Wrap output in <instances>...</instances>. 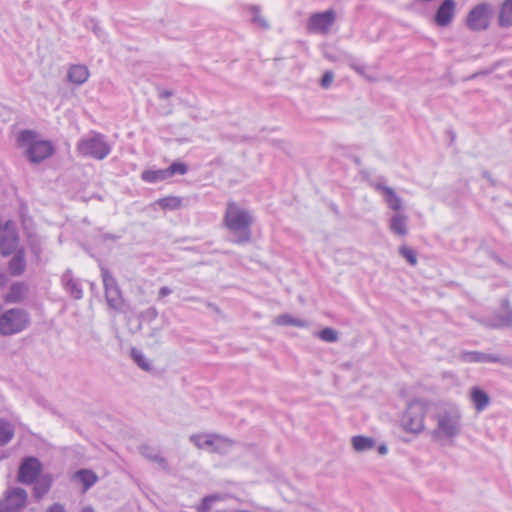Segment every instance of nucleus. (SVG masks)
<instances>
[{
  "mask_svg": "<svg viewBox=\"0 0 512 512\" xmlns=\"http://www.w3.org/2000/svg\"><path fill=\"white\" fill-rule=\"evenodd\" d=\"M430 439L437 444H452L462 431V414L452 404L434 403L431 406Z\"/></svg>",
  "mask_w": 512,
  "mask_h": 512,
  "instance_id": "1",
  "label": "nucleus"
},
{
  "mask_svg": "<svg viewBox=\"0 0 512 512\" xmlns=\"http://www.w3.org/2000/svg\"><path fill=\"white\" fill-rule=\"evenodd\" d=\"M254 222L253 214L244 206L229 201L224 213V226L234 236V242L245 244L251 241V226Z\"/></svg>",
  "mask_w": 512,
  "mask_h": 512,
  "instance_id": "2",
  "label": "nucleus"
},
{
  "mask_svg": "<svg viewBox=\"0 0 512 512\" xmlns=\"http://www.w3.org/2000/svg\"><path fill=\"white\" fill-rule=\"evenodd\" d=\"M16 146L22 154L33 164H39L51 157L54 152L53 144L33 130H21L17 133Z\"/></svg>",
  "mask_w": 512,
  "mask_h": 512,
  "instance_id": "3",
  "label": "nucleus"
},
{
  "mask_svg": "<svg viewBox=\"0 0 512 512\" xmlns=\"http://www.w3.org/2000/svg\"><path fill=\"white\" fill-rule=\"evenodd\" d=\"M433 404L423 400L411 401L401 417V428L413 435L424 432L426 430L425 416L429 415L431 418V406Z\"/></svg>",
  "mask_w": 512,
  "mask_h": 512,
  "instance_id": "4",
  "label": "nucleus"
},
{
  "mask_svg": "<svg viewBox=\"0 0 512 512\" xmlns=\"http://www.w3.org/2000/svg\"><path fill=\"white\" fill-rule=\"evenodd\" d=\"M30 324V316L21 308L3 311L0 305V335L11 336L24 331Z\"/></svg>",
  "mask_w": 512,
  "mask_h": 512,
  "instance_id": "5",
  "label": "nucleus"
},
{
  "mask_svg": "<svg viewBox=\"0 0 512 512\" xmlns=\"http://www.w3.org/2000/svg\"><path fill=\"white\" fill-rule=\"evenodd\" d=\"M189 440L198 449L218 454L228 453L235 444L232 439L216 433L192 434Z\"/></svg>",
  "mask_w": 512,
  "mask_h": 512,
  "instance_id": "6",
  "label": "nucleus"
},
{
  "mask_svg": "<svg viewBox=\"0 0 512 512\" xmlns=\"http://www.w3.org/2000/svg\"><path fill=\"white\" fill-rule=\"evenodd\" d=\"M77 151L83 156L102 160L108 156L111 147L102 134L92 133L78 142Z\"/></svg>",
  "mask_w": 512,
  "mask_h": 512,
  "instance_id": "7",
  "label": "nucleus"
},
{
  "mask_svg": "<svg viewBox=\"0 0 512 512\" xmlns=\"http://www.w3.org/2000/svg\"><path fill=\"white\" fill-rule=\"evenodd\" d=\"M493 11V6L489 3L483 2L475 5L467 14L466 26L472 31L488 29Z\"/></svg>",
  "mask_w": 512,
  "mask_h": 512,
  "instance_id": "8",
  "label": "nucleus"
},
{
  "mask_svg": "<svg viewBox=\"0 0 512 512\" xmlns=\"http://www.w3.org/2000/svg\"><path fill=\"white\" fill-rule=\"evenodd\" d=\"M101 276L108 306L115 311H121L124 306V298L116 279L105 267H101Z\"/></svg>",
  "mask_w": 512,
  "mask_h": 512,
  "instance_id": "9",
  "label": "nucleus"
},
{
  "mask_svg": "<svg viewBox=\"0 0 512 512\" xmlns=\"http://www.w3.org/2000/svg\"><path fill=\"white\" fill-rule=\"evenodd\" d=\"M336 17V12L333 9L313 13L307 20L306 29L312 34L326 35L330 33L335 24Z\"/></svg>",
  "mask_w": 512,
  "mask_h": 512,
  "instance_id": "10",
  "label": "nucleus"
},
{
  "mask_svg": "<svg viewBox=\"0 0 512 512\" xmlns=\"http://www.w3.org/2000/svg\"><path fill=\"white\" fill-rule=\"evenodd\" d=\"M27 492L22 488H9L0 500V512H21L27 504Z\"/></svg>",
  "mask_w": 512,
  "mask_h": 512,
  "instance_id": "11",
  "label": "nucleus"
},
{
  "mask_svg": "<svg viewBox=\"0 0 512 512\" xmlns=\"http://www.w3.org/2000/svg\"><path fill=\"white\" fill-rule=\"evenodd\" d=\"M42 470L40 461L34 457L25 458L18 472V480L23 484H32L36 481Z\"/></svg>",
  "mask_w": 512,
  "mask_h": 512,
  "instance_id": "12",
  "label": "nucleus"
},
{
  "mask_svg": "<svg viewBox=\"0 0 512 512\" xmlns=\"http://www.w3.org/2000/svg\"><path fill=\"white\" fill-rule=\"evenodd\" d=\"M0 250L3 255L11 254L18 245V235L15 224L12 222L6 223L0 235Z\"/></svg>",
  "mask_w": 512,
  "mask_h": 512,
  "instance_id": "13",
  "label": "nucleus"
},
{
  "mask_svg": "<svg viewBox=\"0 0 512 512\" xmlns=\"http://www.w3.org/2000/svg\"><path fill=\"white\" fill-rule=\"evenodd\" d=\"M456 12V3L454 0H443L441 5L438 7L435 16L434 21L435 24L439 27H447L449 26L454 17Z\"/></svg>",
  "mask_w": 512,
  "mask_h": 512,
  "instance_id": "14",
  "label": "nucleus"
},
{
  "mask_svg": "<svg viewBox=\"0 0 512 512\" xmlns=\"http://www.w3.org/2000/svg\"><path fill=\"white\" fill-rule=\"evenodd\" d=\"M460 359L467 363L476 362H498L504 365H512V359L501 358L491 354H485L477 351L463 352L460 354Z\"/></svg>",
  "mask_w": 512,
  "mask_h": 512,
  "instance_id": "15",
  "label": "nucleus"
},
{
  "mask_svg": "<svg viewBox=\"0 0 512 512\" xmlns=\"http://www.w3.org/2000/svg\"><path fill=\"white\" fill-rule=\"evenodd\" d=\"M374 188L383 194L384 200L390 209L394 211H399L402 209V199L391 187L378 183L374 185Z\"/></svg>",
  "mask_w": 512,
  "mask_h": 512,
  "instance_id": "16",
  "label": "nucleus"
},
{
  "mask_svg": "<svg viewBox=\"0 0 512 512\" xmlns=\"http://www.w3.org/2000/svg\"><path fill=\"white\" fill-rule=\"evenodd\" d=\"M90 76V72L85 65H72L67 72L68 80L75 85L84 84Z\"/></svg>",
  "mask_w": 512,
  "mask_h": 512,
  "instance_id": "17",
  "label": "nucleus"
},
{
  "mask_svg": "<svg viewBox=\"0 0 512 512\" xmlns=\"http://www.w3.org/2000/svg\"><path fill=\"white\" fill-rule=\"evenodd\" d=\"M140 453L147 460L157 463L164 471H169L167 460L152 446L143 445L140 447Z\"/></svg>",
  "mask_w": 512,
  "mask_h": 512,
  "instance_id": "18",
  "label": "nucleus"
},
{
  "mask_svg": "<svg viewBox=\"0 0 512 512\" xmlns=\"http://www.w3.org/2000/svg\"><path fill=\"white\" fill-rule=\"evenodd\" d=\"M247 13L250 16L251 23L261 30H268L270 24L264 15L261 13V9L257 5H249L246 8Z\"/></svg>",
  "mask_w": 512,
  "mask_h": 512,
  "instance_id": "19",
  "label": "nucleus"
},
{
  "mask_svg": "<svg viewBox=\"0 0 512 512\" xmlns=\"http://www.w3.org/2000/svg\"><path fill=\"white\" fill-rule=\"evenodd\" d=\"M351 446L357 453L370 451L376 447V441L372 437L356 435L351 438Z\"/></svg>",
  "mask_w": 512,
  "mask_h": 512,
  "instance_id": "20",
  "label": "nucleus"
},
{
  "mask_svg": "<svg viewBox=\"0 0 512 512\" xmlns=\"http://www.w3.org/2000/svg\"><path fill=\"white\" fill-rule=\"evenodd\" d=\"M73 479L80 482L83 485V492H86L98 481V476L92 470L80 469L74 473Z\"/></svg>",
  "mask_w": 512,
  "mask_h": 512,
  "instance_id": "21",
  "label": "nucleus"
},
{
  "mask_svg": "<svg viewBox=\"0 0 512 512\" xmlns=\"http://www.w3.org/2000/svg\"><path fill=\"white\" fill-rule=\"evenodd\" d=\"M389 227L394 234L405 236L408 232L407 216L402 213H396L391 217Z\"/></svg>",
  "mask_w": 512,
  "mask_h": 512,
  "instance_id": "22",
  "label": "nucleus"
},
{
  "mask_svg": "<svg viewBox=\"0 0 512 512\" xmlns=\"http://www.w3.org/2000/svg\"><path fill=\"white\" fill-rule=\"evenodd\" d=\"M470 398H471L476 410L479 412L484 410L490 402V398H489L488 394L485 391H483L482 389H480L479 387H473L471 389Z\"/></svg>",
  "mask_w": 512,
  "mask_h": 512,
  "instance_id": "23",
  "label": "nucleus"
},
{
  "mask_svg": "<svg viewBox=\"0 0 512 512\" xmlns=\"http://www.w3.org/2000/svg\"><path fill=\"white\" fill-rule=\"evenodd\" d=\"M62 283L73 298L80 299L82 297V289L80 288L78 282L73 279L72 273L70 271H66L62 275Z\"/></svg>",
  "mask_w": 512,
  "mask_h": 512,
  "instance_id": "24",
  "label": "nucleus"
},
{
  "mask_svg": "<svg viewBox=\"0 0 512 512\" xmlns=\"http://www.w3.org/2000/svg\"><path fill=\"white\" fill-rule=\"evenodd\" d=\"M273 323L278 326H295L304 328L308 326V322L304 319L294 317L290 314H281L277 316Z\"/></svg>",
  "mask_w": 512,
  "mask_h": 512,
  "instance_id": "25",
  "label": "nucleus"
},
{
  "mask_svg": "<svg viewBox=\"0 0 512 512\" xmlns=\"http://www.w3.org/2000/svg\"><path fill=\"white\" fill-rule=\"evenodd\" d=\"M499 25L501 27L512 26V0H505L499 10Z\"/></svg>",
  "mask_w": 512,
  "mask_h": 512,
  "instance_id": "26",
  "label": "nucleus"
},
{
  "mask_svg": "<svg viewBox=\"0 0 512 512\" xmlns=\"http://www.w3.org/2000/svg\"><path fill=\"white\" fill-rule=\"evenodd\" d=\"M26 287L23 284L16 283L10 287L9 292L5 295L4 300L7 303H17L24 299Z\"/></svg>",
  "mask_w": 512,
  "mask_h": 512,
  "instance_id": "27",
  "label": "nucleus"
},
{
  "mask_svg": "<svg viewBox=\"0 0 512 512\" xmlns=\"http://www.w3.org/2000/svg\"><path fill=\"white\" fill-rule=\"evenodd\" d=\"M166 173V169L145 170L142 172L141 178L146 182L155 183L168 179Z\"/></svg>",
  "mask_w": 512,
  "mask_h": 512,
  "instance_id": "28",
  "label": "nucleus"
},
{
  "mask_svg": "<svg viewBox=\"0 0 512 512\" xmlns=\"http://www.w3.org/2000/svg\"><path fill=\"white\" fill-rule=\"evenodd\" d=\"M25 269L24 253L19 251L9 263V271L12 275H20Z\"/></svg>",
  "mask_w": 512,
  "mask_h": 512,
  "instance_id": "29",
  "label": "nucleus"
},
{
  "mask_svg": "<svg viewBox=\"0 0 512 512\" xmlns=\"http://www.w3.org/2000/svg\"><path fill=\"white\" fill-rule=\"evenodd\" d=\"M36 480L34 494L37 498H41L50 489L52 478L49 475H44Z\"/></svg>",
  "mask_w": 512,
  "mask_h": 512,
  "instance_id": "30",
  "label": "nucleus"
},
{
  "mask_svg": "<svg viewBox=\"0 0 512 512\" xmlns=\"http://www.w3.org/2000/svg\"><path fill=\"white\" fill-rule=\"evenodd\" d=\"M14 436V429L11 423L4 419H0V445H5Z\"/></svg>",
  "mask_w": 512,
  "mask_h": 512,
  "instance_id": "31",
  "label": "nucleus"
},
{
  "mask_svg": "<svg viewBox=\"0 0 512 512\" xmlns=\"http://www.w3.org/2000/svg\"><path fill=\"white\" fill-rule=\"evenodd\" d=\"M502 307L505 310V316L498 318L494 323L491 324L493 327L511 326L512 325V310L509 307V302L504 300Z\"/></svg>",
  "mask_w": 512,
  "mask_h": 512,
  "instance_id": "32",
  "label": "nucleus"
},
{
  "mask_svg": "<svg viewBox=\"0 0 512 512\" xmlns=\"http://www.w3.org/2000/svg\"><path fill=\"white\" fill-rule=\"evenodd\" d=\"M316 336L324 342L335 343L339 340V333L331 327H325L316 333Z\"/></svg>",
  "mask_w": 512,
  "mask_h": 512,
  "instance_id": "33",
  "label": "nucleus"
},
{
  "mask_svg": "<svg viewBox=\"0 0 512 512\" xmlns=\"http://www.w3.org/2000/svg\"><path fill=\"white\" fill-rule=\"evenodd\" d=\"M188 171L187 165L182 162H174L168 168H166V175L168 178L174 175H184Z\"/></svg>",
  "mask_w": 512,
  "mask_h": 512,
  "instance_id": "34",
  "label": "nucleus"
},
{
  "mask_svg": "<svg viewBox=\"0 0 512 512\" xmlns=\"http://www.w3.org/2000/svg\"><path fill=\"white\" fill-rule=\"evenodd\" d=\"M131 355L133 360L137 363V365L143 370L149 371L151 369V365L148 359L137 349L131 350Z\"/></svg>",
  "mask_w": 512,
  "mask_h": 512,
  "instance_id": "35",
  "label": "nucleus"
},
{
  "mask_svg": "<svg viewBox=\"0 0 512 512\" xmlns=\"http://www.w3.org/2000/svg\"><path fill=\"white\" fill-rule=\"evenodd\" d=\"M162 208L178 209L181 206V199L178 197H166L159 200Z\"/></svg>",
  "mask_w": 512,
  "mask_h": 512,
  "instance_id": "36",
  "label": "nucleus"
},
{
  "mask_svg": "<svg viewBox=\"0 0 512 512\" xmlns=\"http://www.w3.org/2000/svg\"><path fill=\"white\" fill-rule=\"evenodd\" d=\"M399 252L411 265H416L417 256L413 249L402 246L400 247Z\"/></svg>",
  "mask_w": 512,
  "mask_h": 512,
  "instance_id": "37",
  "label": "nucleus"
},
{
  "mask_svg": "<svg viewBox=\"0 0 512 512\" xmlns=\"http://www.w3.org/2000/svg\"><path fill=\"white\" fill-rule=\"evenodd\" d=\"M217 496H207L203 499L202 504L199 506V512H208L211 507V503L217 500Z\"/></svg>",
  "mask_w": 512,
  "mask_h": 512,
  "instance_id": "38",
  "label": "nucleus"
},
{
  "mask_svg": "<svg viewBox=\"0 0 512 512\" xmlns=\"http://www.w3.org/2000/svg\"><path fill=\"white\" fill-rule=\"evenodd\" d=\"M141 316L144 320L151 322L157 318L158 311L155 307H149L142 313Z\"/></svg>",
  "mask_w": 512,
  "mask_h": 512,
  "instance_id": "39",
  "label": "nucleus"
},
{
  "mask_svg": "<svg viewBox=\"0 0 512 512\" xmlns=\"http://www.w3.org/2000/svg\"><path fill=\"white\" fill-rule=\"evenodd\" d=\"M333 79H334V75L331 71H326L324 74H323V77L321 79V86L323 88H328L331 83L333 82Z\"/></svg>",
  "mask_w": 512,
  "mask_h": 512,
  "instance_id": "40",
  "label": "nucleus"
},
{
  "mask_svg": "<svg viewBox=\"0 0 512 512\" xmlns=\"http://www.w3.org/2000/svg\"><path fill=\"white\" fill-rule=\"evenodd\" d=\"M30 248L32 253L36 256V258L39 260L41 253H42V247L39 241L34 240L30 243Z\"/></svg>",
  "mask_w": 512,
  "mask_h": 512,
  "instance_id": "41",
  "label": "nucleus"
},
{
  "mask_svg": "<svg viewBox=\"0 0 512 512\" xmlns=\"http://www.w3.org/2000/svg\"><path fill=\"white\" fill-rule=\"evenodd\" d=\"M47 512H66V511H65L63 505H61L59 503H54L47 509Z\"/></svg>",
  "mask_w": 512,
  "mask_h": 512,
  "instance_id": "42",
  "label": "nucleus"
},
{
  "mask_svg": "<svg viewBox=\"0 0 512 512\" xmlns=\"http://www.w3.org/2000/svg\"><path fill=\"white\" fill-rule=\"evenodd\" d=\"M171 289L164 286V287H161L160 290H159V298H164L166 296H168L169 294H171Z\"/></svg>",
  "mask_w": 512,
  "mask_h": 512,
  "instance_id": "43",
  "label": "nucleus"
},
{
  "mask_svg": "<svg viewBox=\"0 0 512 512\" xmlns=\"http://www.w3.org/2000/svg\"><path fill=\"white\" fill-rule=\"evenodd\" d=\"M378 453L380 455H386L388 453V448L385 444H381L377 447Z\"/></svg>",
  "mask_w": 512,
  "mask_h": 512,
  "instance_id": "44",
  "label": "nucleus"
},
{
  "mask_svg": "<svg viewBox=\"0 0 512 512\" xmlns=\"http://www.w3.org/2000/svg\"><path fill=\"white\" fill-rule=\"evenodd\" d=\"M351 67L360 75L364 76V67L352 64Z\"/></svg>",
  "mask_w": 512,
  "mask_h": 512,
  "instance_id": "45",
  "label": "nucleus"
},
{
  "mask_svg": "<svg viewBox=\"0 0 512 512\" xmlns=\"http://www.w3.org/2000/svg\"><path fill=\"white\" fill-rule=\"evenodd\" d=\"M172 91H169V90H163L159 93V97L160 98H168L170 96H172Z\"/></svg>",
  "mask_w": 512,
  "mask_h": 512,
  "instance_id": "46",
  "label": "nucleus"
},
{
  "mask_svg": "<svg viewBox=\"0 0 512 512\" xmlns=\"http://www.w3.org/2000/svg\"><path fill=\"white\" fill-rule=\"evenodd\" d=\"M81 512H94L93 508L92 507H84Z\"/></svg>",
  "mask_w": 512,
  "mask_h": 512,
  "instance_id": "47",
  "label": "nucleus"
},
{
  "mask_svg": "<svg viewBox=\"0 0 512 512\" xmlns=\"http://www.w3.org/2000/svg\"><path fill=\"white\" fill-rule=\"evenodd\" d=\"M5 282V277L3 274H0V286L3 285Z\"/></svg>",
  "mask_w": 512,
  "mask_h": 512,
  "instance_id": "48",
  "label": "nucleus"
}]
</instances>
